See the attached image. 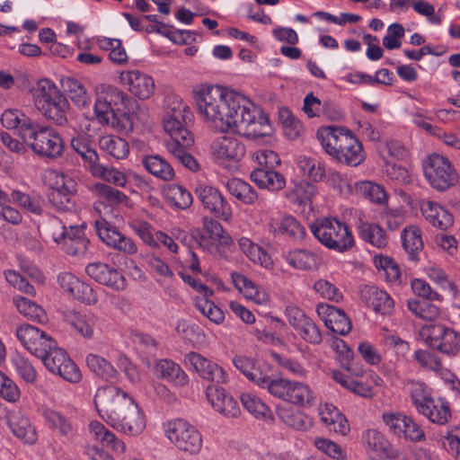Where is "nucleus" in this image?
<instances>
[{
	"label": "nucleus",
	"mask_w": 460,
	"mask_h": 460,
	"mask_svg": "<svg viewBox=\"0 0 460 460\" xmlns=\"http://www.w3.org/2000/svg\"><path fill=\"white\" fill-rule=\"evenodd\" d=\"M193 95L199 116L209 127L221 132L234 131L247 138L270 135L269 118L244 95L210 84L195 86Z\"/></svg>",
	"instance_id": "nucleus-1"
},
{
	"label": "nucleus",
	"mask_w": 460,
	"mask_h": 460,
	"mask_svg": "<svg viewBox=\"0 0 460 460\" xmlns=\"http://www.w3.org/2000/svg\"><path fill=\"white\" fill-rule=\"evenodd\" d=\"M94 405L99 416L119 432L135 437L146 428L143 411L128 393L118 386L98 388Z\"/></svg>",
	"instance_id": "nucleus-2"
},
{
	"label": "nucleus",
	"mask_w": 460,
	"mask_h": 460,
	"mask_svg": "<svg viewBox=\"0 0 460 460\" xmlns=\"http://www.w3.org/2000/svg\"><path fill=\"white\" fill-rule=\"evenodd\" d=\"M33 99L35 107L45 118L58 126L66 124L69 104L54 83L49 79L40 80L34 90Z\"/></svg>",
	"instance_id": "nucleus-3"
},
{
	"label": "nucleus",
	"mask_w": 460,
	"mask_h": 460,
	"mask_svg": "<svg viewBox=\"0 0 460 460\" xmlns=\"http://www.w3.org/2000/svg\"><path fill=\"white\" fill-rule=\"evenodd\" d=\"M33 99L35 107L45 118L58 126L66 124L69 104L54 83L49 79L40 80L34 90Z\"/></svg>",
	"instance_id": "nucleus-4"
},
{
	"label": "nucleus",
	"mask_w": 460,
	"mask_h": 460,
	"mask_svg": "<svg viewBox=\"0 0 460 460\" xmlns=\"http://www.w3.org/2000/svg\"><path fill=\"white\" fill-rule=\"evenodd\" d=\"M23 141L40 156L57 158L62 155L64 142L52 127L35 121L25 124Z\"/></svg>",
	"instance_id": "nucleus-5"
},
{
	"label": "nucleus",
	"mask_w": 460,
	"mask_h": 460,
	"mask_svg": "<svg viewBox=\"0 0 460 460\" xmlns=\"http://www.w3.org/2000/svg\"><path fill=\"white\" fill-rule=\"evenodd\" d=\"M252 157L257 163V166L251 172L250 178L260 189L279 191L285 187V177L274 170L281 163L276 152L260 149L255 151Z\"/></svg>",
	"instance_id": "nucleus-6"
},
{
	"label": "nucleus",
	"mask_w": 460,
	"mask_h": 460,
	"mask_svg": "<svg viewBox=\"0 0 460 460\" xmlns=\"http://www.w3.org/2000/svg\"><path fill=\"white\" fill-rule=\"evenodd\" d=\"M311 232L325 247L339 252L350 250L354 237L348 226L334 217H325L311 225Z\"/></svg>",
	"instance_id": "nucleus-7"
},
{
	"label": "nucleus",
	"mask_w": 460,
	"mask_h": 460,
	"mask_svg": "<svg viewBox=\"0 0 460 460\" xmlns=\"http://www.w3.org/2000/svg\"><path fill=\"white\" fill-rule=\"evenodd\" d=\"M420 336L431 349L449 358L460 354V333L444 324H425Z\"/></svg>",
	"instance_id": "nucleus-8"
},
{
	"label": "nucleus",
	"mask_w": 460,
	"mask_h": 460,
	"mask_svg": "<svg viewBox=\"0 0 460 460\" xmlns=\"http://www.w3.org/2000/svg\"><path fill=\"white\" fill-rule=\"evenodd\" d=\"M166 438L174 446L190 454H197L202 447V437L196 427L182 419H174L164 424Z\"/></svg>",
	"instance_id": "nucleus-9"
},
{
	"label": "nucleus",
	"mask_w": 460,
	"mask_h": 460,
	"mask_svg": "<svg viewBox=\"0 0 460 460\" xmlns=\"http://www.w3.org/2000/svg\"><path fill=\"white\" fill-rule=\"evenodd\" d=\"M424 175L429 184L436 190L443 191L456 181V173L447 158L433 154L423 165Z\"/></svg>",
	"instance_id": "nucleus-10"
},
{
	"label": "nucleus",
	"mask_w": 460,
	"mask_h": 460,
	"mask_svg": "<svg viewBox=\"0 0 460 460\" xmlns=\"http://www.w3.org/2000/svg\"><path fill=\"white\" fill-rule=\"evenodd\" d=\"M192 113L188 105L180 102L164 120V128L171 137L167 142L192 145L193 137L187 125L191 121Z\"/></svg>",
	"instance_id": "nucleus-11"
},
{
	"label": "nucleus",
	"mask_w": 460,
	"mask_h": 460,
	"mask_svg": "<svg viewBox=\"0 0 460 460\" xmlns=\"http://www.w3.org/2000/svg\"><path fill=\"white\" fill-rule=\"evenodd\" d=\"M41 361L49 372L58 375L67 382L75 384L82 379L79 367L57 343Z\"/></svg>",
	"instance_id": "nucleus-12"
},
{
	"label": "nucleus",
	"mask_w": 460,
	"mask_h": 460,
	"mask_svg": "<svg viewBox=\"0 0 460 460\" xmlns=\"http://www.w3.org/2000/svg\"><path fill=\"white\" fill-rule=\"evenodd\" d=\"M194 192L206 211L224 221L232 218L231 206L218 189L199 182L196 184Z\"/></svg>",
	"instance_id": "nucleus-13"
},
{
	"label": "nucleus",
	"mask_w": 460,
	"mask_h": 460,
	"mask_svg": "<svg viewBox=\"0 0 460 460\" xmlns=\"http://www.w3.org/2000/svg\"><path fill=\"white\" fill-rule=\"evenodd\" d=\"M75 192L76 184L72 178L63 173H56L55 183L49 189L47 198L57 210L73 211L75 209Z\"/></svg>",
	"instance_id": "nucleus-14"
},
{
	"label": "nucleus",
	"mask_w": 460,
	"mask_h": 460,
	"mask_svg": "<svg viewBox=\"0 0 460 460\" xmlns=\"http://www.w3.org/2000/svg\"><path fill=\"white\" fill-rule=\"evenodd\" d=\"M16 336L31 354L41 360L57 343L50 336L31 324L19 326L16 330Z\"/></svg>",
	"instance_id": "nucleus-15"
},
{
	"label": "nucleus",
	"mask_w": 460,
	"mask_h": 460,
	"mask_svg": "<svg viewBox=\"0 0 460 460\" xmlns=\"http://www.w3.org/2000/svg\"><path fill=\"white\" fill-rule=\"evenodd\" d=\"M183 362L186 367L208 382L224 385L229 380L227 372L221 366L205 358L200 353L195 351L187 353L184 356Z\"/></svg>",
	"instance_id": "nucleus-16"
},
{
	"label": "nucleus",
	"mask_w": 460,
	"mask_h": 460,
	"mask_svg": "<svg viewBox=\"0 0 460 460\" xmlns=\"http://www.w3.org/2000/svg\"><path fill=\"white\" fill-rule=\"evenodd\" d=\"M95 231L99 238L109 247L127 254L137 252V245L131 238L124 235L114 226L103 218L94 223Z\"/></svg>",
	"instance_id": "nucleus-17"
},
{
	"label": "nucleus",
	"mask_w": 460,
	"mask_h": 460,
	"mask_svg": "<svg viewBox=\"0 0 460 460\" xmlns=\"http://www.w3.org/2000/svg\"><path fill=\"white\" fill-rule=\"evenodd\" d=\"M383 420L389 429L399 438L402 437L414 442L425 439L423 429L411 417L399 412H390L383 414Z\"/></svg>",
	"instance_id": "nucleus-18"
},
{
	"label": "nucleus",
	"mask_w": 460,
	"mask_h": 460,
	"mask_svg": "<svg viewBox=\"0 0 460 460\" xmlns=\"http://www.w3.org/2000/svg\"><path fill=\"white\" fill-rule=\"evenodd\" d=\"M203 227L208 236L200 234L198 242L204 250L208 251L210 253H216L218 248L214 245V241H217L220 245L225 247L233 244L234 242L231 235L217 220L208 217H203Z\"/></svg>",
	"instance_id": "nucleus-19"
},
{
	"label": "nucleus",
	"mask_w": 460,
	"mask_h": 460,
	"mask_svg": "<svg viewBox=\"0 0 460 460\" xmlns=\"http://www.w3.org/2000/svg\"><path fill=\"white\" fill-rule=\"evenodd\" d=\"M87 275L96 282L105 285L114 290H123L126 288L125 277L104 262H93L85 267Z\"/></svg>",
	"instance_id": "nucleus-20"
},
{
	"label": "nucleus",
	"mask_w": 460,
	"mask_h": 460,
	"mask_svg": "<svg viewBox=\"0 0 460 460\" xmlns=\"http://www.w3.org/2000/svg\"><path fill=\"white\" fill-rule=\"evenodd\" d=\"M207 398L215 411L226 418H236L241 410L237 401L226 390L217 385H210L207 388Z\"/></svg>",
	"instance_id": "nucleus-21"
},
{
	"label": "nucleus",
	"mask_w": 460,
	"mask_h": 460,
	"mask_svg": "<svg viewBox=\"0 0 460 460\" xmlns=\"http://www.w3.org/2000/svg\"><path fill=\"white\" fill-rule=\"evenodd\" d=\"M120 83L141 100L148 99L155 92L153 78L139 70L125 71L119 75Z\"/></svg>",
	"instance_id": "nucleus-22"
},
{
	"label": "nucleus",
	"mask_w": 460,
	"mask_h": 460,
	"mask_svg": "<svg viewBox=\"0 0 460 460\" xmlns=\"http://www.w3.org/2000/svg\"><path fill=\"white\" fill-rule=\"evenodd\" d=\"M211 152L218 163L238 162L245 155V146L235 137L223 136L213 142Z\"/></svg>",
	"instance_id": "nucleus-23"
},
{
	"label": "nucleus",
	"mask_w": 460,
	"mask_h": 460,
	"mask_svg": "<svg viewBox=\"0 0 460 460\" xmlns=\"http://www.w3.org/2000/svg\"><path fill=\"white\" fill-rule=\"evenodd\" d=\"M4 419L10 431L17 438L31 445L37 441V432L34 426L21 411H10L6 413Z\"/></svg>",
	"instance_id": "nucleus-24"
},
{
	"label": "nucleus",
	"mask_w": 460,
	"mask_h": 460,
	"mask_svg": "<svg viewBox=\"0 0 460 460\" xmlns=\"http://www.w3.org/2000/svg\"><path fill=\"white\" fill-rule=\"evenodd\" d=\"M266 227L275 237L288 236L294 241H301L306 234L305 226L292 216H285L280 220L270 218Z\"/></svg>",
	"instance_id": "nucleus-25"
},
{
	"label": "nucleus",
	"mask_w": 460,
	"mask_h": 460,
	"mask_svg": "<svg viewBox=\"0 0 460 460\" xmlns=\"http://www.w3.org/2000/svg\"><path fill=\"white\" fill-rule=\"evenodd\" d=\"M317 314L332 332L346 335L351 331L350 320L341 309L322 304L317 306Z\"/></svg>",
	"instance_id": "nucleus-26"
},
{
	"label": "nucleus",
	"mask_w": 460,
	"mask_h": 460,
	"mask_svg": "<svg viewBox=\"0 0 460 460\" xmlns=\"http://www.w3.org/2000/svg\"><path fill=\"white\" fill-rule=\"evenodd\" d=\"M360 296L368 307L383 315H390L394 307V302L388 293L375 286H365L361 288Z\"/></svg>",
	"instance_id": "nucleus-27"
},
{
	"label": "nucleus",
	"mask_w": 460,
	"mask_h": 460,
	"mask_svg": "<svg viewBox=\"0 0 460 460\" xmlns=\"http://www.w3.org/2000/svg\"><path fill=\"white\" fill-rule=\"evenodd\" d=\"M349 131L337 126L321 127L316 132V137L325 153L335 158Z\"/></svg>",
	"instance_id": "nucleus-28"
},
{
	"label": "nucleus",
	"mask_w": 460,
	"mask_h": 460,
	"mask_svg": "<svg viewBox=\"0 0 460 460\" xmlns=\"http://www.w3.org/2000/svg\"><path fill=\"white\" fill-rule=\"evenodd\" d=\"M283 259L293 269L298 270H315L322 264V258L315 251L293 249L283 253Z\"/></svg>",
	"instance_id": "nucleus-29"
},
{
	"label": "nucleus",
	"mask_w": 460,
	"mask_h": 460,
	"mask_svg": "<svg viewBox=\"0 0 460 460\" xmlns=\"http://www.w3.org/2000/svg\"><path fill=\"white\" fill-rule=\"evenodd\" d=\"M365 158L362 143L349 131L334 159L347 165L358 166Z\"/></svg>",
	"instance_id": "nucleus-30"
},
{
	"label": "nucleus",
	"mask_w": 460,
	"mask_h": 460,
	"mask_svg": "<svg viewBox=\"0 0 460 460\" xmlns=\"http://www.w3.org/2000/svg\"><path fill=\"white\" fill-rule=\"evenodd\" d=\"M420 210L425 219L433 226L440 230L445 231L454 224L453 215L435 201H422L420 204Z\"/></svg>",
	"instance_id": "nucleus-31"
},
{
	"label": "nucleus",
	"mask_w": 460,
	"mask_h": 460,
	"mask_svg": "<svg viewBox=\"0 0 460 460\" xmlns=\"http://www.w3.org/2000/svg\"><path fill=\"white\" fill-rule=\"evenodd\" d=\"M42 417L45 425L58 436L66 438H73L76 436V427L62 412L52 409H45L42 411Z\"/></svg>",
	"instance_id": "nucleus-32"
},
{
	"label": "nucleus",
	"mask_w": 460,
	"mask_h": 460,
	"mask_svg": "<svg viewBox=\"0 0 460 460\" xmlns=\"http://www.w3.org/2000/svg\"><path fill=\"white\" fill-rule=\"evenodd\" d=\"M232 363L248 380L258 386L268 374L263 364L252 357L235 355Z\"/></svg>",
	"instance_id": "nucleus-33"
},
{
	"label": "nucleus",
	"mask_w": 460,
	"mask_h": 460,
	"mask_svg": "<svg viewBox=\"0 0 460 460\" xmlns=\"http://www.w3.org/2000/svg\"><path fill=\"white\" fill-rule=\"evenodd\" d=\"M319 415L322 422L331 431L346 436L350 427L346 417L332 404L324 403L319 407Z\"/></svg>",
	"instance_id": "nucleus-34"
},
{
	"label": "nucleus",
	"mask_w": 460,
	"mask_h": 460,
	"mask_svg": "<svg viewBox=\"0 0 460 460\" xmlns=\"http://www.w3.org/2000/svg\"><path fill=\"white\" fill-rule=\"evenodd\" d=\"M156 375L177 386H185L189 376L181 366L171 359H160L155 363Z\"/></svg>",
	"instance_id": "nucleus-35"
},
{
	"label": "nucleus",
	"mask_w": 460,
	"mask_h": 460,
	"mask_svg": "<svg viewBox=\"0 0 460 460\" xmlns=\"http://www.w3.org/2000/svg\"><path fill=\"white\" fill-rule=\"evenodd\" d=\"M66 321L82 337L91 339L101 319L93 314L72 312L66 315Z\"/></svg>",
	"instance_id": "nucleus-36"
},
{
	"label": "nucleus",
	"mask_w": 460,
	"mask_h": 460,
	"mask_svg": "<svg viewBox=\"0 0 460 460\" xmlns=\"http://www.w3.org/2000/svg\"><path fill=\"white\" fill-rule=\"evenodd\" d=\"M401 239L408 259L417 262L419 261V253L423 248L420 229L413 225L408 226L402 231Z\"/></svg>",
	"instance_id": "nucleus-37"
},
{
	"label": "nucleus",
	"mask_w": 460,
	"mask_h": 460,
	"mask_svg": "<svg viewBox=\"0 0 460 460\" xmlns=\"http://www.w3.org/2000/svg\"><path fill=\"white\" fill-rule=\"evenodd\" d=\"M405 390L419 413L425 411L428 403L432 402V390L424 382L409 380L405 384Z\"/></svg>",
	"instance_id": "nucleus-38"
},
{
	"label": "nucleus",
	"mask_w": 460,
	"mask_h": 460,
	"mask_svg": "<svg viewBox=\"0 0 460 460\" xmlns=\"http://www.w3.org/2000/svg\"><path fill=\"white\" fill-rule=\"evenodd\" d=\"M276 413L283 423L294 429L305 431L313 427L312 419L300 411L286 406H277Z\"/></svg>",
	"instance_id": "nucleus-39"
},
{
	"label": "nucleus",
	"mask_w": 460,
	"mask_h": 460,
	"mask_svg": "<svg viewBox=\"0 0 460 460\" xmlns=\"http://www.w3.org/2000/svg\"><path fill=\"white\" fill-rule=\"evenodd\" d=\"M238 244L242 252L254 263L265 269L273 267V261L270 254L259 244L253 243L247 237H241Z\"/></svg>",
	"instance_id": "nucleus-40"
},
{
	"label": "nucleus",
	"mask_w": 460,
	"mask_h": 460,
	"mask_svg": "<svg viewBox=\"0 0 460 460\" xmlns=\"http://www.w3.org/2000/svg\"><path fill=\"white\" fill-rule=\"evenodd\" d=\"M51 224L53 227L52 238L55 243L60 244L61 246L64 244V241H66L68 238L79 239L82 237H85L84 224H82L81 226H69L67 227L58 217H53L51 220Z\"/></svg>",
	"instance_id": "nucleus-41"
},
{
	"label": "nucleus",
	"mask_w": 460,
	"mask_h": 460,
	"mask_svg": "<svg viewBox=\"0 0 460 460\" xmlns=\"http://www.w3.org/2000/svg\"><path fill=\"white\" fill-rule=\"evenodd\" d=\"M89 429L93 434L95 439L100 440L103 446L111 447L119 453H123L125 451V444L102 423L96 420L92 421L89 424Z\"/></svg>",
	"instance_id": "nucleus-42"
},
{
	"label": "nucleus",
	"mask_w": 460,
	"mask_h": 460,
	"mask_svg": "<svg viewBox=\"0 0 460 460\" xmlns=\"http://www.w3.org/2000/svg\"><path fill=\"white\" fill-rule=\"evenodd\" d=\"M143 164L151 174L163 181H168L174 178L172 166L158 155L146 156Z\"/></svg>",
	"instance_id": "nucleus-43"
},
{
	"label": "nucleus",
	"mask_w": 460,
	"mask_h": 460,
	"mask_svg": "<svg viewBox=\"0 0 460 460\" xmlns=\"http://www.w3.org/2000/svg\"><path fill=\"white\" fill-rule=\"evenodd\" d=\"M315 192L316 188L314 184L302 181L296 183L293 188L288 189L285 196L290 203L306 206L312 203Z\"/></svg>",
	"instance_id": "nucleus-44"
},
{
	"label": "nucleus",
	"mask_w": 460,
	"mask_h": 460,
	"mask_svg": "<svg viewBox=\"0 0 460 460\" xmlns=\"http://www.w3.org/2000/svg\"><path fill=\"white\" fill-rule=\"evenodd\" d=\"M241 402L243 407L255 418L265 421L274 420L271 410L258 396L250 393H244L241 395Z\"/></svg>",
	"instance_id": "nucleus-45"
},
{
	"label": "nucleus",
	"mask_w": 460,
	"mask_h": 460,
	"mask_svg": "<svg viewBox=\"0 0 460 460\" xmlns=\"http://www.w3.org/2000/svg\"><path fill=\"white\" fill-rule=\"evenodd\" d=\"M99 146L102 150L116 159H124L129 154L128 142L114 135H106L99 139Z\"/></svg>",
	"instance_id": "nucleus-46"
},
{
	"label": "nucleus",
	"mask_w": 460,
	"mask_h": 460,
	"mask_svg": "<svg viewBox=\"0 0 460 460\" xmlns=\"http://www.w3.org/2000/svg\"><path fill=\"white\" fill-rule=\"evenodd\" d=\"M226 189L232 196L244 204H253L258 199V194L252 186L241 179L229 180Z\"/></svg>",
	"instance_id": "nucleus-47"
},
{
	"label": "nucleus",
	"mask_w": 460,
	"mask_h": 460,
	"mask_svg": "<svg viewBox=\"0 0 460 460\" xmlns=\"http://www.w3.org/2000/svg\"><path fill=\"white\" fill-rule=\"evenodd\" d=\"M429 301L425 299H409L407 307L412 314L423 321H436L440 316V309Z\"/></svg>",
	"instance_id": "nucleus-48"
},
{
	"label": "nucleus",
	"mask_w": 460,
	"mask_h": 460,
	"mask_svg": "<svg viewBox=\"0 0 460 460\" xmlns=\"http://www.w3.org/2000/svg\"><path fill=\"white\" fill-rule=\"evenodd\" d=\"M425 411L420 412V414L425 416L431 422L444 425L451 417V410L448 403L441 399L435 400L432 398V402L428 403Z\"/></svg>",
	"instance_id": "nucleus-49"
},
{
	"label": "nucleus",
	"mask_w": 460,
	"mask_h": 460,
	"mask_svg": "<svg viewBox=\"0 0 460 460\" xmlns=\"http://www.w3.org/2000/svg\"><path fill=\"white\" fill-rule=\"evenodd\" d=\"M358 234L362 240L377 248H384L387 244L385 230L376 224L361 222L358 226Z\"/></svg>",
	"instance_id": "nucleus-50"
},
{
	"label": "nucleus",
	"mask_w": 460,
	"mask_h": 460,
	"mask_svg": "<svg viewBox=\"0 0 460 460\" xmlns=\"http://www.w3.org/2000/svg\"><path fill=\"white\" fill-rule=\"evenodd\" d=\"M71 146L87 164L89 171L92 172L93 165H97L99 163V155L89 140L84 136L75 137L71 139Z\"/></svg>",
	"instance_id": "nucleus-51"
},
{
	"label": "nucleus",
	"mask_w": 460,
	"mask_h": 460,
	"mask_svg": "<svg viewBox=\"0 0 460 460\" xmlns=\"http://www.w3.org/2000/svg\"><path fill=\"white\" fill-rule=\"evenodd\" d=\"M94 192L99 199V202L108 206H119L128 201L125 193L105 183H96Z\"/></svg>",
	"instance_id": "nucleus-52"
},
{
	"label": "nucleus",
	"mask_w": 460,
	"mask_h": 460,
	"mask_svg": "<svg viewBox=\"0 0 460 460\" xmlns=\"http://www.w3.org/2000/svg\"><path fill=\"white\" fill-rule=\"evenodd\" d=\"M85 362L93 373L104 380H111L117 376L118 372L111 362L97 354L87 355Z\"/></svg>",
	"instance_id": "nucleus-53"
},
{
	"label": "nucleus",
	"mask_w": 460,
	"mask_h": 460,
	"mask_svg": "<svg viewBox=\"0 0 460 460\" xmlns=\"http://www.w3.org/2000/svg\"><path fill=\"white\" fill-rule=\"evenodd\" d=\"M363 441L369 457H379L387 449L389 443L385 438L376 429H367L363 434Z\"/></svg>",
	"instance_id": "nucleus-54"
},
{
	"label": "nucleus",
	"mask_w": 460,
	"mask_h": 460,
	"mask_svg": "<svg viewBox=\"0 0 460 460\" xmlns=\"http://www.w3.org/2000/svg\"><path fill=\"white\" fill-rule=\"evenodd\" d=\"M190 146L184 143L167 142L166 149L184 167L196 172L199 170V165L197 160L187 151V147Z\"/></svg>",
	"instance_id": "nucleus-55"
},
{
	"label": "nucleus",
	"mask_w": 460,
	"mask_h": 460,
	"mask_svg": "<svg viewBox=\"0 0 460 460\" xmlns=\"http://www.w3.org/2000/svg\"><path fill=\"white\" fill-rule=\"evenodd\" d=\"M63 87L71 101L77 107H85L90 103V97L84 84L75 78L67 77L63 81Z\"/></svg>",
	"instance_id": "nucleus-56"
},
{
	"label": "nucleus",
	"mask_w": 460,
	"mask_h": 460,
	"mask_svg": "<svg viewBox=\"0 0 460 460\" xmlns=\"http://www.w3.org/2000/svg\"><path fill=\"white\" fill-rule=\"evenodd\" d=\"M34 122V120L18 110H6L1 116L2 125L9 129H16L22 139L25 124Z\"/></svg>",
	"instance_id": "nucleus-57"
},
{
	"label": "nucleus",
	"mask_w": 460,
	"mask_h": 460,
	"mask_svg": "<svg viewBox=\"0 0 460 460\" xmlns=\"http://www.w3.org/2000/svg\"><path fill=\"white\" fill-rule=\"evenodd\" d=\"M165 196L170 203L179 209H186L190 208L193 202L191 193L179 184L169 185L165 190Z\"/></svg>",
	"instance_id": "nucleus-58"
},
{
	"label": "nucleus",
	"mask_w": 460,
	"mask_h": 460,
	"mask_svg": "<svg viewBox=\"0 0 460 460\" xmlns=\"http://www.w3.org/2000/svg\"><path fill=\"white\" fill-rule=\"evenodd\" d=\"M11 197L13 201L26 212L34 216H41L43 214L44 209L40 197L31 196L20 190H13Z\"/></svg>",
	"instance_id": "nucleus-59"
},
{
	"label": "nucleus",
	"mask_w": 460,
	"mask_h": 460,
	"mask_svg": "<svg viewBox=\"0 0 460 460\" xmlns=\"http://www.w3.org/2000/svg\"><path fill=\"white\" fill-rule=\"evenodd\" d=\"M91 173L94 177L101 178L117 186L124 187L127 184V178L123 172L113 167L102 165L100 163L97 165H93Z\"/></svg>",
	"instance_id": "nucleus-60"
},
{
	"label": "nucleus",
	"mask_w": 460,
	"mask_h": 460,
	"mask_svg": "<svg viewBox=\"0 0 460 460\" xmlns=\"http://www.w3.org/2000/svg\"><path fill=\"white\" fill-rule=\"evenodd\" d=\"M148 32L159 33L174 43L185 44L190 38L191 32L190 31L171 30V27L164 22H157V24L151 25L147 29Z\"/></svg>",
	"instance_id": "nucleus-61"
},
{
	"label": "nucleus",
	"mask_w": 460,
	"mask_h": 460,
	"mask_svg": "<svg viewBox=\"0 0 460 460\" xmlns=\"http://www.w3.org/2000/svg\"><path fill=\"white\" fill-rule=\"evenodd\" d=\"M13 303L18 311L24 316L31 319H36L41 322L45 318V312L42 307L39 306L33 301L23 296H14Z\"/></svg>",
	"instance_id": "nucleus-62"
},
{
	"label": "nucleus",
	"mask_w": 460,
	"mask_h": 460,
	"mask_svg": "<svg viewBox=\"0 0 460 460\" xmlns=\"http://www.w3.org/2000/svg\"><path fill=\"white\" fill-rule=\"evenodd\" d=\"M94 113L102 124L111 125L115 127L119 122V114L115 108L111 106L104 99H97L94 104Z\"/></svg>",
	"instance_id": "nucleus-63"
},
{
	"label": "nucleus",
	"mask_w": 460,
	"mask_h": 460,
	"mask_svg": "<svg viewBox=\"0 0 460 460\" xmlns=\"http://www.w3.org/2000/svg\"><path fill=\"white\" fill-rule=\"evenodd\" d=\"M295 331L308 343L319 344L322 342V333L316 323L310 317L298 325Z\"/></svg>",
	"instance_id": "nucleus-64"
}]
</instances>
